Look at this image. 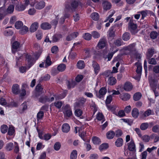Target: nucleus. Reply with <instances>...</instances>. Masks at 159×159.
Listing matches in <instances>:
<instances>
[{
    "label": "nucleus",
    "mask_w": 159,
    "mask_h": 159,
    "mask_svg": "<svg viewBox=\"0 0 159 159\" xmlns=\"http://www.w3.org/2000/svg\"><path fill=\"white\" fill-rule=\"evenodd\" d=\"M40 56V54H36L32 56L27 55L26 57V61L27 62L28 69H29L35 62Z\"/></svg>",
    "instance_id": "1"
},
{
    "label": "nucleus",
    "mask_w": 159,
    "mask_h": 159,
    "mask_svg": "<svg viewBox=\"0 0 159 159\" xmlns=\"http://www.w3.org/2000/svg\"><path fill=\"white\" fill-rule=\"evenodd\" d=\"M79 5V2L76 1H73L71 2L70 5L68 3H66L65 6V10L67 12L73 11H75Z\"/></svg>",
    "instance_id": "2"
},
{
    "label": "nucleus",
    "mask_w": 159,
    "mask_h": 159,
    "mask_svg": "<svg viewBox=\"0 0 159 159\" xmlns=\"http://www.w3.org/2000/svg\"><path fill=\"white\" fill-rule=\"evenodd\" d=\"M34 6L36 9L40 10L43 8L45 7V2L43 1H35L34 3Z\"/></svg>",
    "instance_id": "3"
},
{
    "label": "nucleus",
    "mask_w": 159,
    "mask_h": 159,
    "mask_svg": "<svg viewBox=\"0 0 159 159\" xmlns=\"http://www.w3.org/2000/svg\"><path fill=\"white\" fill-rule=\"evenodd\" d=\"M107 43V41L106 38H102L100 39L97 46L99 48L102 49L105 47Z\"/></svg>",
    "instance_id": "4"
},
{
    "label": "nucleus",
    "mask_w": 159,
    "mask_h": 159,
    "mask_svg": "<svg viewBox=\"0 0 159 159\" xmlns=\"http://www.w3.org/2000/svg\"><path fill=\"white\" fill-rule=\"evenodd\" d=\"M133 86L131 83L127 81L126 82L124 85V89L126 91H131L133 89Z\"/></svg>",
    "instance_id": "5"
},
{
    "label": "nucleus",
    "mask_w": 159,
    "mask_h": 159,
    "mask_svg": "<svg viewBox=\"0 0 159 159\" xmlns=\"http://www.w3.org/2000/svg\"><path fill=\"white\" fill-rule=\"evenodd\" d=\"M118 25L115 24L110 28L108 31V35L110 37H114L115 36L116 30L115 28L116 26Z\"/></svg>",
    "instance_id": "6"
},
{
    "label": "nucleus",
    "mask_w": 159,
    "mask_h": 159,
    "mask_svg": "<svg viewBox=\"0 0 159 159\" xmlns=\"http://www.w3.org/2000/svg\"><path fill=\"white\" fill-rule=\"evenodd\" d=\"M137 25L134 24L133 20L130 19L128 23V28L132 32L133 31L137 29Z\"/></svg>",
    "instance_id": "7"
},
{
    "label": "nucleus",
    "mask_w": 159,
    "mask_h": 159,
    "mask_svg": "<svg viewBox=\"0 0 159 159\" xmlns=\"http://www.w3.org/2000/svg\"><path fill=\"white\" fill-rule=\"evenodd\" d=\"M107 92V89L105 87L102 88L99 90L98 93L96 94L97 97L100 98L103 97Z\"/></svg>",
    "instance_id": "8"
},
{
    "label": "nucleus",
    "mask_w": 159,
    "mask_h": 159,
    "mask_svg": "<svg viewBox=\"0 0 159 159\" xmlns=\"http://www.w3.org/2000/svg\"><path fill=\"white\" fill-rule=\"evenodd\" d=\"M79 34L77 32H75L68 35L66 37V39L67 41H70L76 38Z\"/></svg>",
    "instance_id": "9"
},
{
    "label": "nucleus",
    "mask_w": 159,
    "mask_h": 159,
    "mask_svg": "<svg viewBox=\"0 0 159 159\" xmlns=\"http://www.w3.org/2000/svg\"><path fill=\"white\" fill-rule=\"evenodd\" d=\"M92 65L95 74H97L100 69L99 65L96 62L94 61L93 62Z\"/></svg>",
    "instance_id": "10"
},
{
    "label": "nucleus",
    "mask_w": 159,
    "mask_h": 159,
    "mask_svg": "<svg viewBox=\"0 0 159 159\" xmlns=\"http://www.w3.org/2000/svg\"><path fill=\"white\" fill-rule=\"evenodd\" d=\"M86 99L84 98H81L79 99L78 102H76L75 104V107H80L86 101Z\"/></svg>",
    "instance_id": "11"
},
{
    "label": "nucleus",
    "mask_w": 159,
    "mask_h": 159,
    "mask_svg": "<svg viewBox=\"0 0 159 159\" xmlns=\"http://www.w3.org/2000/svg\"><path fill=\"white\" fill-rule=\"evenodd\" d=\"M45 107V106L42 107L38 113L37 115V118L38 120L42 119L43 117L44 113L42 110H44Z\"/></svg>",
    "instance_id": "12"
},
{
    "label": "nucleus",
    "mask_w": 159,
    "mask_h": 159,
    "mask_svg": "<svg viewBox=\"0 0 159 159\" xmlns=\"http://www.w3.org/2000/svg\"><path fill=\"white\" fill-rule=\"evenodd\" d=\"M128 149L131 151H135V146L133 140H131L130 142L128 143Z\"/></svg>",
    "instance_id": "13"
},
{
    "label": "nucleus",
    "mask_w": 159,
    "mask_h": 159,
    "mask_svg": "<svg viewBox=\"0 0 159 159\" xmlns=\"http://www.w3.org/2000/svg\"><path fill=\"white\" fill-rule=\"evenodd\" d=\"M38 27V23L36 22H34L31 25L30 29V30L31 32H34L37 30Z\"/></svg>",
    "instance_id": "14"
},
{
    "label": "nucleus",
    "mask_w": 159,
    "mask_h": 159,
    "mask_svg": "<svg viewBox=\"0 0 159 159\" xmlns=\"http://www.w3.org/2000/svg\"><path fill=\"white\" fill-rule=\"evenodd\" d=\"M103 9L105 10H108L111 9V3L108 1H104L102 3Z\"/></svg>",
    "instance_id": "15"
},
{
    "label": "nucleus",
    "mask_w": 159,
    "mask_h": 159,
    "mask_svg": "<svg viewBox=\"0 0 159 159\" xmlns=\"http://www.w3.org/2000/svg\"><path fill=\"white\" fill-rule=\"evenodd\" d=\"M135 45L136 44L135 43H133L130 44L127 47V49L132 54H134V52L136 51L135 48Z\"/></svg>",
    "instance_id": "16"
},
{
    "label": "nucleus",
    "mask_w": 159,
    "mask_h": 159,
    "mask_svg": "<svg viewBox=\"0 0 159 159\" xmlns=\"http://www.w3.org/2000/svg\"><path fill=\"white\" fill-rule=\"evenodd\" d=\"M14 6L13 5H10L7 8L6 10L4 12L6 14H11L12 13L14 10Z\"/></svg>",
    "instance_id": "17"
},
{
    "label": "nucleus",
    "mask_w": 159,
    "mask_h": 159,
    "mask_svg": "<svg viewBox=\"0 0 159 159\" xmlns=\"http://www.w3.org/2000/svg\"><path fill=\"white\" fill-rule=\"evenodd\" d=\"M12 92L15 94H18L20 92L19 87L18 84L13 85L12 88Z\"/></svg>",
    "instance_id": "18"
},
{
    "label": "nucleus",
    "mask_w": 159,
    "mask_h": 159,
    "mask_svg": "<svg viewBox=\"0 0 159 159\" xmlns=\"http://www.w3.org/2000/svg\"><path fill=\"white\" fill-rule=\"evenodd\" d=\"M154 53V49L151 48L148 49L147 53V57L148 58H150L151 57Z\"/></svg>",
    "instance_id": "19"
},
{
    "label": "nucleus",
    "mask_w": 159,
    "mask_h": 159,
    "mask_svg": "<svg viewBox=\"0 0 159 159\" xmlns=\"http://www.w3.org/2000/svg\"><path fill=\"white\" fill-rule=\"evenodd\" d=\"M150 85L152 89H156L157 81L154 79H152L149 81Z\"/></svg>",
    "instance_id": "20"
},
{
    "label": "nucleus",
    "mask_w": 159,
    "mask_h": 159,
    "mask_svg": "<svg viewBox=\"0 0 159 159\" xmlns=\"http://www.w3.org/2000/svg\"><path fill=\"white\" fill-rule=\"evenodd\" d=\"M123 144V139L120 138L117 139L115 142V145L117 147H120L122 146Z\"/></svg>",
    "instance_id": "21"
},
{
    "label": "nucleus",
    "mask_w": 159,
    "mask_h": 159,
    "mask_svg": "<svg viewBox=\"0 0 159 159\" xmlns=\"http://www.w3.org/2000/svg\"><path fill=\"white\" fill-rule=\"evenodd\" d=\"M70 129V126L67 123H65L63 125L62 127V130L64 132L67 133Z\"/></svg>",
    "instance_id": "22"
},
{
    "label": "nucleus",
    "mask_w": 159,
    "mask_h": 159,
    "mask_svg": "<svg viewBox=\"0 0 159 159\" xmlns=\"http://www.w3.org/2000/svg\"><path fill=\"white\" fill-rule=\"evenodd\" d=\"M41 28L43 30H48L51 28V25L47 22H44L42 23L41 25Z\"/></svg>",
    "instance_id": "23"
},
{
    "label": "nucleus",
    "mask_w": 159,
    "mask_h": 159,
    "mask_svg": "<svg viewBox=\"0 0 159 159\" xmlns=\"http://www.w3.org/2000/svg\"><path fill=\"white\" fill-rule=\"evenodd\" d=\"M116 82V79L113 77H110L107 80L108 84L111 85H114Z\"/></svg>",
    "instance_id": "24"
},
{
    "label": "nucleus",
    "mask_w": 159,
    "mask_h": 159,
    "mask_svg": "<svg viewBox=\"0 0 159 159\" xmlns=\"http://www.w3.org/2000/svg\"><path fill=\"white\" fill-rule=\"evenodd\" d=\"M139 111L138 109L135 108L132 110V115L133 117L135 118H137L139 115Z\"/></svg>",
    "instance_id": "25"
},
{
    "label": "nucleus",
    "mask_w": 159,
    "mask_h": 159,
    "mask_svg": "<svg viewBox=\"0 0 159 159\" xmlns=\"http://www.w3.org/2000/svg\"><path fill=\"white\" fill-rule=\"evenodd\" d=\"M115 133L113 131L111 130L107 133V137L108 139H111L113 138Z\"/></svg>",
    "instance_id": "26"
},
{
    "label": "nucleus",
    "mask_w": 159,
    "mask_h": 159,
    "mask_svg": "<svg viewBox=\"0 0 159 159\" xmlns=\"http://www.w3.org/2000/svg\"><path fill=\"white\" fill-rule=\"evenodd\" d=\"M120 98L124 101H126L129 100L130 98V95L128 93H125L121 95Z\"/></svg>",
    "instance_id": "27"
},
{
    "label": "nucleus",
    "mask_w": 159,
    "mask_h": 159,
    "mask_svg": "<svg viewBox=\"0 0 159 159\" xmlns=\"http://www.w3.org/2000/svg\"><path fill=\"white\" fill-rule=\"evenodd\" d=\"M62 38V35L58 34L54 35L52 37V42H56L58 41Z\"/></svg>",
    "instance_id": "28"
},
{
    "label": "nucleus",
    "mask_w": 159,
    "mask_h": 159,
    "mask_svg": "<svg viewBox=\"0 0 159 159\" xmlns=\"http://www.w3.org/2000/svg\"><path fill=\"white\" fill-rule=\"evenodd\" d=\"M130 34L128 32H125L122 36V39L125 41L128 40L130 38Z\"/></svg>",
    "instance_id": "29"
},
{
    "label": "nucleus",
    "mask_w": 159,
    "mask_h": 159,
    "mask_svg": "<svg viewBox=\"0 0 159 159\" xmlns=\"http://www.w3.org/2000/svg\"><path fill=\"white\" fill-rule=\"evenodd\" d=\"M20 29V30L19 31L20 33L21 34H24L28 31L29 29L25 25L24 26L23 25Z\"/></svg>",
    "instance_id": "30"
},
{
    "label": "nucleus",
    "mask_w": 159,
    "mask_h": 159,
    "mask_svg": "<svg viewBox=\"0 0 159 159\" xmlns=\"http://www.w3.org/2000/svg\"><path fill=\"white\" fill-rule=\"evenodd\" d=\"M77 66L79 69H83L85 66V64L83 61H79L77 64Z\"/></svg>",
    "instance_id": "31"
},
{
    "label": "nucleus",
    "mask_w": 159,
    "mask_h": 159,
    "mask_svg": "<svg viewBox=\"0 0 159 159\" xmlns=\"http://www.w3.org/2000/svg\"><path fill=\"white\" fill-rule=\"evenodd\" d=\"M149 127V124L147 122L143 123L140 125V128L142 130H145L147 129Z\"/></svg>",
    "instance_id": "32"
},
{
    "label": "nucleus",
    "mask_w": 159,
    "mask_h": 159,
    "mask_svg": "<svg viewBox=\"0 0 159 159\" xmlns=\"http://www.w3.org/2000/svg\"><path fill=\"white\" fill-rule=\"evenodd\" d=\"M48 101H49L48 97L46 96H41L39 99V102L42 103H45L48 102Z\"/></svg>",
    "instance_id": "33"
},
{
    "label": "nucleus",
    "mask_w": 159,
    "mask_h": 159,
    "mask_svg": "<svg viewBox=\"0 0 159 159\" xmlns=\"http://www.w3.org/2000/svg\"><path fill=\"white\" fill-rule=\"evenodd\" d=\"M52 64V61L50 59V57L49 56L47 57L45 61V65L44 67L47 68L48 66H50Z\"/></svg>",
    "instance_id": "34"
},
{
    "label": "nucleus",
    "mask_w": 159,
    "mask_h": 159,
    "mask_svg": "<svg viewBox=\"0 0 159 159\" xmlns=\"http://www.w3.org/2000/svg\"><path fill=\"white\" fill-rule=\"evenodd\" d=\"M141 94L139 92H137L134 94L133 99L134 101H137L141 98Z\"/></svg>",
    "instance_id": "35"
},
{
    "label": "nucleus",
    "mask_w": 159,
    "mask_h": 159,
    "mask_svg": "<svg viewBox=\"0 0 159 159\" xmlns=\"http://www.w3.org/2000/svg\"><path fill=\"white\" fill-rule=\"evenodd\" d=\"M67 84L68 88L70 89L74 88L76 85V83L75 81L71 80L70 82L68 81Z\"/></svg>",
    "instance_id": "36"
},
{
    "label": "nucleus",
    "mask_w": 159,
    "mask_h": 159,
    "mask_svg": "<svg viewBox=\"0 0 159 159\" xmlns=\"http://www.w3.org/2000/svg\"><path fill=\"white\" fill-rule=\"evenodd\" d=\"M25 5L20 4L16 6V9L19 11H24L26 8Z\"/></svg>",
    "instance_id": "37"
},
{
    "label": "nucleus",
    "mask_w": 159,
    "mask_h": 159,
    "mask_svg": "<svg viewBox=\"0 0 159 159\" xmlns=\"http://www.w3.org/2000/svg\"><path fill=\"white\" fill-rule=\"evenodd\" d=\"M152 110L150 109L147 110L145 111L143 114L141 115V117L143 118H144L145 117L148 116L151 114Z\"/></svg>",
    "instance_id": "38"
},
{
    "label": "nucleus",
    "mask_w": 159,
    "mask_h": 159,
    "mask_svg": "<svg viewBox=\"0 0 159 159\" xmlns=\"http://www.w3.org/2000/svg\"><path fill=\"white\" fill-rule=\"evenodd\" d=\"M66 65L64 64H61L59 65L57 67V70L59 71H63L66 68Z\"/></svg>",
    "instance_id": "39"
},
{
    "label": "nucleus",
    "mask_w": 159,
    "mask_h": 159,
    "mask_svg": "<svg viewBox=\"0 0 159 159\" xmlns=\"http://www.w3.org/2000/svg\"><path fill=\"white\" fill-rule=\"evenodd\" d=\"M43 88L40 84H38L35 87L36 91V94L38 93H42Z\"/></svg>",
    "instance_id": "40"
},
{
    "label": "nucleus",
    "mask_w": 159,
    "mask_h": 159,
    "mask_svg": "<svg viewBox=\"0 0 159 159\" xmlns=\"http://www.w3.org/2000/svg\"><path fill=\"white\" fill-rule=\"evenodd\" d=\"M77 157V152L76 150H73L71 152L70 159H76Z\"/></svg>",
    "instance_id": "41"
},
{
    "label": "nucleus",
    "mask_w": 159,
    "mask_h": 159,
    "mask_svg": "<svg viewBox=\"0 0 159 159\" xmlns=\"http://www.w3.org/2000/svg\"><path fill=\"white\" fill-rule=\"evenodd\" d=\"M83 37L87 40H90L92 38V35L89 33H85L83 34Z\"/></svg>",
    "instance_id": "42"
},
{
    "label": "nucleus",
    "mask_w": 159,
    "mask_h": 159,
    "mask_svg": "<svg viewBox=\"0 0 159 159\" xmlns=\"http://www.w3.org/2000/svg\"><path fill=\"white\" fill-rule=\"evenodd\" d=\"M15 25L16 29H20L22 27V26L23 25V24L22 22L18 21L16 22Z\"/></svg>",
    "instance_id": "43"
},
{
    "label": "nucleus",
    "mask_w": 159,
    "mask_h": 159,
    "mask_svg": "<svg viewBox=\"0 0 159 159\" xmlns=\"http://www.w3.org/2000/svg\"><path fill=\"white\" fill-rule=\"evenodd\" d=\"M92 140L93 143L95 144H98L101 142L100 139L96 136L93 137L92 139Z\"/></svg>",
    "instance_id": "44"
},
{
    "label": "nucleus",
    "mask_w": 159,
    "mask_h": 159,
    "mask_svg": "<svg viewBox=\"0 0 159 159\" xmlns=\"http://www.w3.org/2000/svg\"><path fill=\"white\" fill-rule=\"evenodd\" d=\"M97 118L99 120H102V121L101 122L102 124L105 120L104 118V116L102 113H99L97 114Z\"/></svg>",
    "instance_id": "45"
},
{
    "label": "nucleus",
    "mask_w": 159,
    "mask_h": 159,
    "mask_svg": "<svg viewBox=\"0 0 159 159\" xmlns=\"http://www.w3.org/2000/svg\"><path fill=\"white\" fill-rule=\"evenodd\" d=\"M91 18L93 20H97L99 18L98 14L96 12H94L91 14Z\"/></svg>",
    "instance_id": "46"
},
{
    "label": "nucleus",
    "mask_w": 159,
    "mask_h": 159,
    "mask_svg": "<svg viewBox=\"0 0 159 159\" xmlns=\"http://www.w3.org/2000/svg\"><path fill=\"white\" fill-rule=\"evenodd\" d=\"M13 144L12 143H9L7 144L6 146V149L8 151H10L12 149Z\"/></svg>",
    "instance_id": "47"
},
{
    "label": "nucleus",
    "mask_w": 159,
    "mask_h": 159,
    "mask_svg": "<svg viewBox=\"0 0 159 159\" xmlns=\"http://www.w3.org/2000/svg\"><path fill=\"white\" fill-rule=\"evenodd\" d=\"M84 51L86 56L84 58V59H86L88 57H89L91 56L90 51V49L89 48H87L84 50Z\"/></svg>",
    "instance_id": "48"
},
{
    "label": "nucleus",
    "mask_w": 159,
    "mask_h": 159,
    "mask_svg": "<svg viewBox=\"0 0 159 159\" xmlns=\"http://www.w3.org/2000/svg\"><path fill=\"white\" fill-rule=\"evenodd\" d=\"M92 36L95 39L98 38L100 36V34L96 31H93L91 33Z\"/></svg>",
    "instance_id": "49"
},
{
    "label": "nucleus",
    "mask_w": 159,
    "mask_h": 159,
    "mask_svg": "<svg viewBox=\"0 0 159 159\" xmlns=\"http://www.w3.org/2000/svg\"><path fill=\"white\" fill-rule=\"evenodd\" d=\"M20 43L17 41L14 42L12 44V47L13 49L16 50L20 47Z\"/></svg>",
    "instance_id": "50"
},
{
    "label": "nucleus",
    "mask_w": 159,
    "mask_h": 159,
    "mask_svg": "<svg viewBox=\"0 0 159 159\" xmlns=\"http://www.w3.org/2000/svg\"><path fill=\"white\" fill-rule=\"evenodd\" d=\"M108 145L107 143H104L102 144L99 147V149L102 151L103 150L106 149L108 148Z\"/></svg>",
    "instance_id": "51"
},
{
    "label": "nucleus",
    "mask_w": 159,
    "mask_h": 159,
    "mask_svg": "<svg viewBox=\"0 0 159 159\" xmlns=\"http://www.w3.org/2000/svg\"><path fill=\"white\" fill-rule=\"evenodd\" d=\"M8 128L7 126L6 125H3L1 126V132L5 134L7 132V129Z\"/></svg>",
    "instance_id": "52"
},
{
    "label": "nucleus",
    "mask_w": 159,
    "mask_h": 159,
    "mask_svg": "<svg viewBox=\"0 0 159 159\" xmlns=\"http://www.w3.org/2000/svg\"><path fill=\"white\" fill-rule=\"evenodd\" d=\"M157 33L155 31H152L150 34V37L152 39H155L157 36Z\"/></svg>",
    "instance_id": "53"
},
{
    "label": "nucleus",
    "mask_w": 159,
    "mask_h": 159,
    "mask_svg": "<svg viewBox=\"0 0 159 159\" xmlns=\"http://www.w3.org/2000/svg\"><path fill=\"white\" fill-rule=\"evenodd\" d=\"M122 42L121 39H117L115 40L114 43L116 46L118 47L120 46L122 44Z\"/></svg>",
    "instance_id": "54"
},
{
    "label": "nucleus",
    "mask_w": 159,
    "mask_h": 159,
    "mask_svg": "<svg viewBox=\"0 0 159 159\" xmlns=\"http://www.w3.org/2000/svg\"><path fill=\"white\" fill-rule=\"evenodd\" d=\"M64 114L65 115L67 116L68 117H69L71 116L72 114V112L70 108L66 110L65 112H64Z\"/></svg>",
    "instance_id": "55"
},
{
    "label": "nucleus",
    "mask_w": 159,
    "mask_h": 159,
    "mask_svg": "<svg viewBox=\"0 0 159 159\" xmlns=\"http://www.w3.org/2000/svg\"><path fill=\"white\" fill-rule=\"evenodd\" d=\"M82 114V111L80 109H77L75 111V115L78 117H80Z\"/></svg>",
    "instance_id": "56"
},
{
    "label": "nucleus",
    "mask_w": 159,
    "mask_h": 159,
    "mask_svg": "<svg viewBox=\"0 0 159 159\" xmlns=\"http://www.w3.org/2000/svg\"><path fill=\"white\" fill-rule=\"evenodd\" d=\"M142 15L141 19H143L144 18L146 17L147 15L148 11L146 10L145 11H142L139 12Z\"/></svg>",
    "instance_id": "57"
},
{
    "label": "nucleus",
    "mask_w": 159,
    "mask_h": 159,
    "mask_svg": "<svg viewBox=\"0 0 159 159\" xmlns=\"http://www.w3.org/2000/svg\"><path fill=\"white\" fill-rule=\"evenodd\" d=\"M58 51V48L56 46H53L51 48V52L53 53L56 54Z\"/></svg>",
    "instance_id": "58"
},
{
    "label": "nucleus",
    "mask_w": 159,
    "mask_h": 159,
    "mask_svg": "<svg viewBox=\"0 0 159 159\" xmlns=\"http://www.w3.org/2000/svg\"><path fill=\"white\" fill-rule=\"evenodd\" d=\"M62 105V103L61 101L56 102L54 103V106L57 108H60Z\"/></svg>",
    "instance_id": "59"
},
{
    "label": "nucleus",
    "mask_w": 159,
    "mask_h": 159,
    "mask_svg": "<svg viewBox=\"0 0 159 159\" xmlns=\"http://www.w3.org/2000/svg\"><path fill=\"white\" fill-rule=\"evenodd\" d=\"M61 146L60 143L59 142H57L54 146V148L55 150L58 151L60 149Z\"/></svg>",
    "instance_id": "60"
},
{
    "label": "nucleus",
    "mask_w": 159,
    "mask_h": 159,
    "mask_svg": "<svg viewBox=\"0 0 159 159\" xmlns=\"http://www.w3.org/2000/svg\"><path fill=\"white\" fill-rule=\"evenodd\" d=\"M13 32L10 30H6L4 32V35L7 36L12 35L13 34Z\"/></svg>",
    "instance_id": "61"
},
{
    "label": "nucleus",
    "mask_w": 159,
    "mask_h": 159,
    "mask_svg": "<svg viewBox=\"0 0 159 159\" xmlns=\"http://www.w3.org/2000/svg\"><path fill=\"white\" fill-rule=\"evenodd\" d=\"M142 67L140 65H139L137 66V69L136 70V72L139 74V75H140L142 72Z\"/></svg>",
    "instance_id": "62"
},
{
    "label": "nucleus",
    "mask_w": 159,
    "mask_h": 159,
    "mask_svg": "<svg viewBox=\"0 0 159 159\" xmlns=\"http://www.w3.org/2000/svg\"><path fill=\"white\" fill-rule=\"evenodd\" d=\"M152 130L154 132L157 133L159 132V125H156L153 127Z\"/></svg>",
    "instance_id": "63"
},
{
    "label": "nucleus",
    "mask_w": 159,
    "mask_h": 159,
    "mask_svg": "<svg viewBox=\"0 0 159 159\" xmlns=\"http://www.w3.org/2000/svg\"><path fill=\"white\" fill-rule=\"evenodd\" d=\"M14 131V128L12 127H10L8 130V134L9 135H12Z\"/></svg>",
    "instance_id": "64"
}]
</instances>
